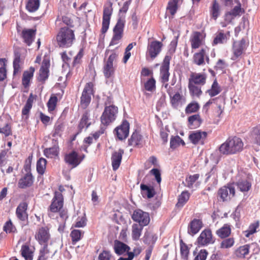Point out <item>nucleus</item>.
Returning <instances> with one entry per match:
<instances>
[{
  "label": "nucleus",
  "mask_w": 260,
  "mask_h": 260,
  "mask_svg": "<svg viewBox=\"0 0 260 260\" xmlns=\"http://www.w3.org/2000/svg\"><path fill=\"white\" fill-rule=\"evenodd\" d=\"M132 218L133 220L138 222V224L144 226L148 225L150 222L149 214L140 209L135 210Z\"/></svg>",
  "instance_id": "nucleus-7"
},
{
  "label": "nucleus",
  "mask_w": 260,
  "mask_h": 260,
  "mask_svg": "<svg viewBox=\"0 0 260 260\" xmlns=\"http://www.w3.org/2000/svg\"><path fill=\"white\" fill-rule=\"evenodd\" d=\"M118 113V108L114 105L106 106L101 117L102 124L107 126L116 119Z\"/></svg>",
  "instance_id": "nucleus-3"
},
{
  "label": "nucleus",
  "mask_w": 260,
  "mask_h": 260,
  "mask_svg": "<svg viewBox=\"0 0 260 260\" xmlns=\"http://www.w3.org/2000/svg\"><path fill=\"white\" fill-rule=\"evenodd\" d=\"M125 21L119 18L113 28V36L110 45H115L119 43L122 37Z\"/></svg>",
  "instance_id": "nucleus-5"
},
{
  "label": "nucleus",
  "mask_w": 260,
  "mask_h": 260,
  "mask_svg": "<svg viewBox=\"0 0 260 260\" xmlns=\"http://www.w3.org/2000/svg\"><path fill=\"white\" fill-rule=\"evenodd\" d=\"M63 204V197L60 192L56 191L50 205V211L51 212H57L62 207Z\"/></svg>",
  "instance_id": "nucleus-12"
},
{
  "label": "nucleus",
  "mask_w": 260,
  "mask_h": 260,
  "mask_svg": "<svg viewBox=\"0 0 260 260\" xmlns=\"http://www.w3.org/2000/svg\"><path fill=\"white\" fill-rule=\"evenodd\" d=\"M34 178L31 173H26L18 182V187L20 188H25L32 185Z\"/></svg>",
  "instance_id": "nucleus-24"
},
{
  "label": "nucleus",
  "mask_w": 260,
  "mask_h": 260,
  "mask_svg": "<svg viewBox=\"0 0 260 260\" xmlns=\"http://www.w3.org/2000/svg\"><path fill=\"white\" fill-rule=\"evenodd\" d=\"M180 144L182 145H185L183 140L178 136L172 137L170 140V147L172 149H175L178 147Z\"/></svg>",
  "instance_id": "nucleus-48"
},
{
  "label": "nucleus",
  "mask_w": 260,
  "mask_h": 260,
  "mask_svg": "<svg viewBox=\"0 0 260 260\" xmlns=\"http://www.w3.org/2000/svg\"><path fill=\"white\" fill-rule=\"evenodd\" d=\"M24 41L29 46L33 41L35 30L32 29H24L22 32Z\"/></svg>",
  "instance_id": "nucleus-29"
},
{
  "label": "nucleus",
  "mask_w": 260,
  "mask_h": 260,
  "mask_svg": "<svg viewBox=\"0 0 260 260\" xmlns=\"http://www.w3.org/2000/svg\"><path fill=\"white\" fill-rule=\"evenodd\" d=\"M130 249L131 248L126 244L118 240L114 241V250L115 253L117 255H122L125 252L129 251Z\"/></svg>",
  "instance_id": "nucleus-23"
},
{
  "label": "nucleus",
  "mask_w": 260,
  "mask_h": 260,
  "mask_svg": "<svg viewBox=\"0 0 260 260\" xmlns=\"http://www.w3.org/2000/svg\"><path fill=\"white\" fill-rule=\"evenodd\" d=\"M47 161L44 158H40L37 162V170L39 174L43 175L46 169Z\"/></svg>",
  "instance_id": "nucleus-49"
},
{
  "label": "nucleus",
  "mask_w": 260,
  "mask_h": 260,
  "mask_svg": "<svg viewBox=\"0 0 260 260\" xmlns=\"http://www.w3.org/2000/svg\"><path fill=\"white\" fill-rule=\"evenodd\" d=\"M64 160L66 163L72 166L73 168L76 167L81 162L78 153L75 151L67 154L64 156Z\"/></svg>",
  "instance_id": "nucleus-18"
},
{
  "label": "nucleus",
  "mask_w": 260,
  "mask_h": 260,
  "mask_svg": "<svg viewBox=\"0 0 260 260\" xmlns=\"http://www.w3.org/2000/svg\"><path fill=\"white\" fill-rule=\"evenodd\" d=\"M231 233V229L230 226L226 224L218 229L216 232L217 236L222 239L229 237Z\"/></svg>",
  "instance_id": "nucleus-37"
},
{
  "label": "nucleus",
  "mask_w": 260,
  "mask_h": 260,
  "mask_svg": "<svg viewBox=\"0 0 260 260\" xmlns=\"http://www.w3.org/2000/svg\"><path fill=\"white\" fill-rule=\"evenodd\" d=\"M189 126L190 128H194L199 127L202 123V120L199 114H195L188 118Z\"/></svg>",
  "instance_id": "nucleus-35"
},
{
  "label": "nucleus",
  "mask_w": 260,
  "mask_h": 260,
  "mask_svg": "<svg viewBox=\"0 0 260 260\" xmlns=\"http://www.w3.org/2000/svg\"><path fill=\"white\" fill-rule=\"evenodd\" d=\"M123 153L124 151L121 149H119L112 153L111 160L113 170L116 171L119 167Z\"/></svg>",
  "instance_id": "nucleus-19"
},
{
  "label": "nucleus",
  "mask_w": 260,
  "mask_h": 260,
  "mask_svg": "<svg viewBox=\"0 0 260 260\" xmlns=\"http://www.w3.org/2000/svg\"><path fill=\"white\" fill-rule=\"evenodd\" d=\"M113 64L105 62L104 67V74L106 78H109L114 73Z\"/></svg>",
  "instance_id": "nucleus-53"
},
{
  "label": "nucleus",
  "mask_w": 260,
  "mask_h": 260,
  "mask_svg": "<svg viewBox=\"0 0 260 260\" xmlns=\"http://www.w3.org/2000/svg\"><path fill=\"white\" fill-rule=\"evenodd\" d=\"M142 141V136L138 133L134 132L128 140V145L131 146H139Z\"/></svg>",
  "instance_id": "nucleus-40"
},
{
  "label": "nucleus",
  "mask_w": 260,
  "mask_h": 260,
  "mask_svg": "<svg viewBox=\"0 0 260 260\" xmlns=\"http://www.w3.org/2000/svg\"><path fill=\"white\" fill-rule=\"evenodd\" d=\"M84 234V232L79 230H73L70 234L72 238V242L73 244H75L77 242L79 241Z\"/></svg>",
  "instance_id": "nucleus-47"
},
{
  "label": "nucleus",
  "mask_w": 260,
  "mask_h": 260,
  "mask_svg": "<svg viewBox=\"0 0 260 260\" xmlns=\"http://www.w3.org/2000/svg\"><path fill=\"white\" fill-rule=\"evenodd\" d=\"M246 48V41L244 39L239 41L234 42L233 45V56L232 57L233 60H236L242 54Z\"/></svg>",
  "instance_id": "nucleus-11"
},
{
  "label": "nucleus",
  "mask_w": 260,
  "mask_h": 260,
  "mask_svg": "<svg viewBox=\"0 0 260 260\" xmlns=\"http://www.w3.org/2000/svg\"><path fill=\"white\" fill-rule=\"evenodd\" d=\"M109 53H110V54L108 57L107 60L105 62L113 64L114 62L115 61L117 58L118 54L114 51L110 50H107L106 51L105 54L108 55Z\"/></svg>",
  "instance_id": "nucleus-58"
},
{
  "label": "nucleus",
  "mask_w": 260,
  "mask_h": 260,
  "mask_svg": "<svg viewBox=\"0 0 260 260\" xmlns=\"http://www.w3.org/2000/svg\"><path fill=\"white\" fill-rule=\"evenodd\" d=\"M3 230L7 233H14L16 231V228L11 220H9L5 223L3 227Z\"/></svg>",
  "instance_id": "nucleus-61"
},
{
  "label": "nucleus",
  "mask_w": 260,
  "mask_h": 260,
  "mask_svg": "<svg viewBox=\"0 0 260 260\" xmlns=\"http://www.w3.org/2000/svg\"><path fill=\"white\" fill-rule=\"evenodd\" d=\"M203 226L202 221L198 219H193L189 224L188 226V233L193 236L197 234Z\"/></svg>",
  "instance_id": "nucleus-21"
},
{
  "label": "nucleus",
  "mask_w": 260,
  "mask_h": 260,
  "mask_svg": "<svg viewBox=\"0 0 260 260\" xmlns=\"http://www.w3.org/2000/svg\"><path fill=\"white\" fill-rule=\"evenodd\" d=\"M242 140L237 137H229L219 148L221 153L225 155L236 154L241 151L243 148Z\"/></svg>",
  "instance_id": "nucleus-1"
},
{
  "label": "nucleus",
  "mask_w": 260,
  "mask_h": 260,
  "mask_svg": "<svg viewBox=\"0 0 260 260\" xmlns=\"http://www.w3.org/2000/svg\"><path fill=\"white\" fill-rule=\"evenodd\" d=\"M162 46V43L158 41L148 42L146 53V59L147 60L155 59L161 51Z\"/></svg>",
  "instance_id": "nucleus-4"
},
{
  "label": "nucleus",
  "mask_w": 260,
  "mask_h": 260,
  "mask_svg": "<svg viewBox=\"0 0 260 260\" xmlns=\"http://www.w3.org/2000/svg\"><path fill=\"white\" fill-rule=\"evenodd\" d=\"M39 0H28L26 6V9L30 12H36L39 8Z\"/></svg>",
  "instance_id": "nucleus-45"
},
{
  "label": "nucleus",
  "mask_w": 260,
  "mask_h": 260,
  "mask_svg": "<svg viewBox=\"0 0 260 260\" xmlns=\"http://www.w3.org/2000/svg\"><path fill=\"white\" fill-rule=\"evenodd\" d=\"M236 184L238 188L243 192L248 191L251 188V182L247 179H241Z\"/></svg>",
  "instance_id": "nucleus-26"
},
{
  "label": "nucleus",
  "mask_w": 260,
  "mask_h": 260,
  "mask_svg": "<svg viewBox=\"0 0 260 260\" xmlns=\"http://www.w3.org/2000/svg\"><path fill=\"white\" fill-rule=\"evenodd\" d=\"M170 60L171 57L166 55L160 67V75L164 82H167L169 80L170 75L169 70Z\"/></svg>",
  "instance_id": "nucleus-17"
},
{
  "label": "nucleus",
  "mask_w": 260,
  "mask_h": 260,
  "mask_svg": "<svg viewBox=\"0 0 260 260\" xmlns=\"http://www.w3.org/2000/svg\"><path fill=\"white\" fill-rule=\"evenodd\" d=\"M129 124L126 121L124 120L121 124L117 127L115 131L117 138L120 140L125 139L129 134Z\"/></svg>",
  "instance_id": "nucleus-14"
},
{
  "label": "nucleus",
  "mask_w": 260,
  "mask_h": 260,
  "mask_svg": "<svg viewBox=\"0 0 260 260\" xmlns=\"http://www.w3.org/2000/svg\"><path fill=\"white\" fill-rule=\"evenodd\" d=\"M207 137V133L205 132L197 130L190 133L189 139L193 144H202L204 143V140Z\"/></svg>",
  "instance_id": "nucleus-15"
},
{
  "label": "nucleus",
  "mask_w": 260,
  "mask_h": 260,
  "mask_svg": "<svg viewBox=\"0 0 260 260\" xmlns=\"http://www.w3.org/2000/svg\"><path fill=\"white\" fill-rule=\"evenodd\" d=\"M197 242L201 246H206L213 243L214 240L213 239L211 231L209 229L202 231L197 239Z\"/></svg>",
  "instance_id": "nucleus-10"
},
{
  "label": "nucleus",
  "mask_w": 260,
  "mask_h": 260,
  "mask_svg": "<svg viewBox=\"0 0 260 260\" xmlns=\"http://www.w3.org/2000/svg\"><path fill=\"white\" fill-rule=\"evenodd\" d=\"M21 251L22 256L25 258V260L32 259L31 252L28 245H23L21 247Z\"/></svg>",
  "instance_id": "nucleus-46"
},
{
  "label": "nucleus",
  "mask_w": 260,
  "mask_h": 260,
  "mask_svg": "<svg viewBox=\"0 0 260 260\" xmlns=\"http://www.w3.org/2000/svg\"><path fill=\"white\" fill-rule=\"evenodd\" d=\"M180 252L182 257L184 259H187L189 253V249L187 245L185 244L182 240H180Z\"/></svg>",
  "instance_id": "nucleus-54"
},
{
  "label": "nucleus",
  "mask_w": 260,
  "mask_h": 260,
  "mask_svg": "<svg viewBox=\"0 0 260 260\" xmlns=\"http://www.w3.org/2000/svg\"><path fill=\"white\" fill-rule=\"evenodd\" d=\"M144 226L138 223H134L132 226V238L134 241L139 240Z\"/></svg>",
  "instance_id": "nucleus-27"
},
{
  "label": "nucleus",
  "mask_w": 260,
  "mask_h": 260,
  "mask_svg": "<svg viewBox=\"0 0 260 260\" xmlns=\"http://www.w3.org/2000/svg\"><path fill=\"white\" fill-rule=\"evenodd\" d=\"M27 204L25 202H22L19 204L16 208V214L17 218L21 220L25 221L27 219L28 215L26 212Z\"/></svg>",
  "instance_id": "nucleus-22"
},
{
  "label": "nucleus",
  "mask_w": 260,
  "mask_h": 260,
  "mask_svg": "<svg viewBox=\"0 0 260 260\" xmlns=\"http://www.w3.org/2000/svg\"><path fill=\"white\" fill-rule=\"evenodd\" d=\"M89 115H90L88 111H86L85 113L83 114L82 118L79 124V128L80 131H81L82 129L84 128H85V129L87 128L88 126L90 125V122H88Z\"/></svg>",
  "instance_id": "nucleus-38"
},
{
  "label": "nucleus",
  "mask_w": 260,
  "mask_h": 260,
  "mask_svg": "<svg viewBox=\"0 0 260 260\" xmlns=\"http://www.w3.org/2000/svg\"><path fill=\"white\" fill-rule=\"evenodd\" d=\"M202 34L199 32H195L190 39L191 48L197 49L199 48L202 44Z\"/></svg>",
  "instance_id": "nucleus-32"
},
{
  "label": "nucleus",
  "mask_w": 260,
  "mask_h": 260,
  "mask_svg": "<svg viewBox=\"0 0 260 260\" xmlns=\"http://www.w3.org/2000/svg\"><path fill=\"white\" fill-rule=\"evenodd\" d=\"M206 75L204 73H191L188 80V83L203 86L206 83Z\"/></svg>",
  "instance_id": "nucleus-16"
},
{
  "label": "nucleus",
  "mask_w": 260,
  "mask_h": 260,
  "mask_svg": "<svg viewBox=\"0 0 260 260\" xmlns=\"http://www.w3.org/2000/svg\"><path fill=\"white\" fill-rule=\"evenodd\" d=\"M235 2L237 4V5L235 6L230 12L234 17H236L237 16H240L241 13H244V10L241 8V5L239 0H235Z\"/></svg>",
  "instance_id": "nucleus-51"
},
{
  "label": "nucleus",
  "mask_w": 260,
  "mask_h": 260,
  "mask_svg": "<svg viewBox=\"0 0 260 260\" xmlns=\"http://www.w3.org/2000/svg\"><path fill=\"white\" fill-rule=\"evenodd\" d=\"M49 67V60L46 59H44L43 60L42 66L39 71V75L38 77L39 81H44L48 78Z\"/></svg>",
  "instance_id": "nucleus-20"
},
{
  "label": "nucleus",
  "mask_w": 260,
  "mask_h": 260,
  "mask_svg": "<svg viewBox=\"0 0 260 260\" xmlns=\"http://www.w3.org/2000/svg\"><path fill=\"white\" fill-rule=\"evenodd\" d=\"M93 84L91 82L86 84L81 97L80 106L84 109H86L91 101V94L92 93Z\"/></svg>",
  "instance_id": "nucleus-6"
},
{
  "label": "nucleus",
  "mask_w": 260,
  "mask_h": 260,
  "mask_svg": "<svg viewBox=\"0 0 260 260\" xmlns=\"http://www.w3.org/2000/svg\"><path fill=\"white\" fill-rule=\"evenodd\" d=\"M189 198V194L187 191H183L179 196L176 206L178 208H182L187 202Z\"/></svg>",
  "instance_id": "nucleus-44"
},
{
  "label": "nucleus",
  "mask_w": 260,
  "mask_h": 260,
  "mask_svg": "<svg viewBox=\"0 0 260 260\" xmlns=\"http://www.w3.org/2000/svg\"><path fill=\"white\" fill-rule=\"evenodd\" d=\"M229 32H228L227 34H225L223 32H219L214 39L213 42V45L226 43L228 40L227 35L229 36Z\"/></svg>",
  "instance_id": "nucleus-42"
},
{
  "label": "nucleus",
  "mask_w": 260,
  "mask_h": 260,
  "mask_svg": "<svg viewBox=\"0 0 260 260\" xmlns=\"http://www.w3.org/2000/svg\"><path fill=\"white\" fill-rule=\"evenodd\" d=\"M36 240L40 244L47 245L50 238L49 229L47 227H42L36 232L35 235Z\"/></svg>",
  "instance_id": "nucleus-13"
},
{
  "label": "nucleus",
  "mask_w": 260,
  "mask_h": 260,
  "mask_svg": "<svg viewBox=\"0 0 260 260\" xmlns=\"http://www.w3.org/2000/svg\"><path fill=\"white\" fill-rule=\"evenodd\" d=\"M57 100V98L56 96H51L50 98L47 103V107L49 112L54 110L56 106Z\"/></svg>",
  "instance_id": "nucleus-55"
},
{
  "label": "nucleus",
  "mask_w": 260,
  "mask_h": 260,
  "mask_svg": "<svg viewBox=\"0 0 260 260\" xmlns=\"http://www.w3.org/2000/svg\"><path fill=\"white\" fill-rule=\"evenodd\" d=\"M23 50L20 49H16L14 51V59L13 61L14 74H16L19 72L20 57Z\"/></svg>",
  "instance_id": "nucleus-30"
},
{
  "label": "nucleus",
  "mask_w": 260,
  "mask_h": 260,
  "mask_svg": "<svg viewBox=\"0 0 260 260\" xmlns=\"http://www.w3.org/2000/svg\"><path fill=\"white\" fill-rule=\"evenodd\" d=\"M235 194V189L231 185L224 186L218 191V196L223 202L230 201Z\"/></svg>",
  "instance_id": "nucleus-8"
},
{
  "label": "nucleus",
  "mask_w": 260,
  "mask_h": 260,
  "mask_svg": "<svg viewBox=\"0 0 260 260\" xmlns=\"http://www.w3.org/2000/svg\"><path fill=\"white\" fill-rule=\"evenodd\" d=\"M157 239V237L156 234L149 232H146L145 233L143 237V242L149 245V247L152 246L153 247Z\"/></svg>",
  "instance_id": "nucleus-28"
},
{
  "label": "nucleus",
  "mask_w": 260,
  "mask_h": 260,
  "mask_svg": "<svg viewBox=\"0 0 260 260\" xmlns=\"http://www.w3.org/2000/svg\"><path fill=\"white\" fill-rule=\"evenodd\" d=\"M206 55V49H202L199 52L196 53L193 55V62L198 66L205 63V56Z\"/></svg>",
  "instance_id": "nucleus-31"
},
{
  "label": "nucleus",
  "mask_w": 260,
  "mask_h": 260,
  "mask_svg": "<svg viewBox=\"0 0 260 260\" xmlns=\"http://www.w3.org/2000/svg\"><path fill=\"white\" fill-rule=\"evenodd\" d=\"M140 188L142 191L141 193L143 197L146 194L147 197L150 199L153 197L155 195V190L152 186H148L147 185L141 184Z\"/></svg>",
  "instance_id": "nucleus-34"
},
{
  "label": "nucleus",
  "mask_w": 260,
  "mask_h": 260,
  "mask_svg": "<svg viewBox=\"0 0 260 260\" xmlns=\"http://www.w3.org/2000/svg\"><path fill=\"white\" fill-rule=\"evenodd\" d=\"M249 251V246L248 245H244L239 247L235 251V255L239 258H244L247 255Z\"/></svg>",
  "instance_id": "nucleus-41"
},
{
  "label": "nucleus",
  "mask_w": 260,
  "mask_h": 260,
  "mask_svg": "<svg viewBox=\"0 0 260 260\" xmlns=\"http://www.w3.org/2000/svg\"><path fill=\"white\" fill-rule=\"evenodd\" d=\"M234 244V240L230 238L223 240L220 243L221 248H229L232 247Z\"/></svg>",
  "instance_id": "nucleus-63"
},
{
  "label": "nucleus",
  "mask_w": 260,
  "mask_h": 260,
  "mask_svg": "<svg viewBox=\"0 0 260 260\" xmlns=\"http://www.w3.org/2000/svg\"><path fill=\"white\" fill-rule=\"evenodd\" d=\"M171 103L172 107L177 108L182 104V96L178 92L176 93L173 96L170 95Z\"/></svg>",
  "instance_id": "nucleus-39"
},
{
  "label": "nucleus",
  "mask_w": 260,
  "mask_h": 260,
  "mask_svg": "<svg viewBox=\"0 0 260 260\" xmlns=\"http://www.w3.org/2000/svg\"><path fill=\"white\" fill-rule=\"evenodd\" d=\"M178 0H172L168 3L167 9L172 15H174L177 9Z\"/></svg>",
  "instance_id": "nucleus-57"
},
{
  "label": "nucleus",
  "mask_w": 260,
  "mask_h": 260,
  "mask_svg": "<svg viewBox=\"0 0 260 260\" xmlns=\"http://www.w3.org/2000/svg\"><path fill=\"white\" fill-rule=\"evenodd\" d=\"M5 59H0V81H3L6 78V69Z\"/></svg>",
  "instance_id": "nucleus-56"
},
{
  "label": "nucleus",
  "mask_w": 260,
  "mask_h": 260,
  "mask_svg": "<svg viewBox=\"0 0 260 260\" xmlns=\"http://www.w3.org/2000/svg\"><path fill=\"white\" fill-rule=\"evenodd\" d=\"M63 131V125L62 123H56L54 126V129L53 133V137L61 136V133Z\"/></svg>",
  "instance_id": "nucleus-64"
},
{
  "label": "nucleus",
  "mask_w": 260,
  "mask_h": 260,
  "mask_svg": "<svg viewBox=\"0 0 260 260\" xmlns=\"http://www.w3.org/2000/svg\"><path fill=\"white\" fill-rule=\"evenodd\" d=\"M145 88L149 91H152L155 88V81L152 78L149 79L144 85Z\"/></svg>",
  "instance_id": "nucleus-62"
},
{
  "label": "nucleus",
  "mask_w": 260,
  "mask_h": 260,
  "mask_svg": "<svg viewBox=\"0 0 260 260\" xmlns=\"http://www.w3.org/2000/svg\"><path fill=\"white\" fill-rule=\"evenodd\" d=\"M112 4L110 3L109 6H105L103 11L102 27L101 31L103 34L106 33L109 26L111 16L112 13Z\"/></svg>",
  "instance_id": "nucleus-9"
},
{
  "label": "nucleus",
  "mask_w": 260,
  "mask_h": 260,
  "mask_svg": "<svg viewBox=\"0 0 260 260\" xmlns=\"http://www.w3.org/2000/svg\"><path fill=\"white\" fill-rule=\"evenodd\" d=\"M44 155L47 157L52 158L58 155V147L54 146L49 148H46L44 150Z\"/></svg>",
  "instance_id": "nucleus-52"
},
{
  "label": "nucleus",
  "mask_w": 260,
  "mask_h": 260,
  "mask_svg": "<svg viewBox=\"0 0 260 260\" xmlns=\"http://www.w3.org/2000/svg\"><path fill=\"white\" fill-rule=\"evenodd\" d=\"M220 91L221 90L216 80H215L212 85L211 88L208 90L207 92L210 96L213 97L219 94Z\"/></svg>",
  "instance_id": "nucleus-50"
},
{
  "label": "nucleus",
  "mask_w": 260,
  "mask_h": 260,
  "mask_svg": "<svg viewBox=\"0 0 260 260\" xmlns=\"http://www.w3.org/2000/svg\"><path fill=\"white\" fill-rule=\"evenodd\" d=\"M199 175L198 174L190 175L186 178V186L191 188L192 187L193 183L199 179Z\"/></svg>",
  "instance_id": "nucleus-59"
},
{
  "label": "nucleus",
  "mask_w": 260,
  "mask_h": 260,
  "mask_svg": "<svg viewBox=\"0 0 260 260\" xmlns=\"http://www.w3.org/2000/svg\"><path fill=\"white\" fill-rule=\"evenodd\" d=\"M210 14L214 20H216L220 15V6L217 0H213L210 8Z\"/></svg>",
  "instance_id": "nucleus-33"
},
{
  "label": "nucleus",
  "mask_w": 260,
  "mask_h": 260,
  "mask_svg": "<svg viewBox=\"0 0 260 260\" xmlns=\"http://www.w3.org/2000/svg\"><path fill=\"white\" fill-rule=\"evenodd\" d=\"M34 97L32 93H30L25 106L22 110V118L25 120L27 119L29 116V114L30 109L32 106V103L34 102Z\"/></svg>",
  "instance_id": "nucleus-25"
},
{
  "label": "nucleus",
  "mask_w": 260,
  "mask_h": 260,
  "mask_svg": "<svg viewBox=\"0 0 260 260\" xmlns=\"http://www.w3.org/2000/svg\"><path fill=\"white\" fill-rule=\"evenodd\" d=\"M199 105L197 103H190L185 109L186 113L189 114L197 112L199 109Z\"/></svg>",
  "instance_id": "nucleus-60"
},
{
  "label": "nucleus",
  "mask_w": 260,
  "mask_h": 260,
  "mask_svg": "<svg viewBox=\"0 0 260 260\" xmlns=\"http://www.w3.org/2000/svg\"><path fill=\"white\" fill-rule=\"evenodd\" d=\"M201 86L194 85V84L188 83V89H189L190 93L192 96H196L197 97H199L202 93Z\"/></svg>",
  "instance_id": "nucleus-43"
},
{
  "label": "nucleus",
  "mask_w": 260,
  "mask_h": 260,
  "mask_svg": "<svg viewBox=\"0 0 260 260\" xmlns=\"http://www.w3.org/2000/svg\"><path fill=\"white\" fill-rule=\"evenodd\" d=\"M35 72V68L30 67L29 71H25L22 77V84L25 87L29 85V81L33 76Z\"/></svg>",
  "instance_id": "nucleus-36"
},
{
  "label": "nucleus",
  "mask_w": 260,
  "mask_h": 260,
  "mask_svg": "<svg viewBox=\"0 0 260 260\" xmlns=\"http://www.w3.org/2000/svg\"><path fill=\"white\" fill-rule=\"evenodd\" d=\"M74 31L68 27L61 28L56 36L57 44L60 47L68 48L70 47L75 40Z\"/></svg>",
  "instance_id": "nucleus-2"
}]
</instances>
